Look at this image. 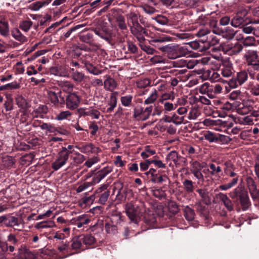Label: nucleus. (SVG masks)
<instances>
[{
	"instance_id": "obj_30",
	"label": "nucleus",
	"mask_w": 259,
	"mask_h": 259,
	"mask_svg": "<svg viewBox=\"0 0 259 259\" xmlns=\"http://www.w3.org/2000/svg\"><path fill=\"white\" fill-rule=\"evenodd\" d=\"M185 151L187 154V157L190 159L191 160H195V158L198 156V152L195 149V148L190 145L186 146L185 148Z\"/></svg>"
},
{
	"instance_id": "obj_48",
	"label": "nucleus",
	"mask_w": 259,
	"mask_h": 259,
	"mask_svg": "<svg viewBox=\"0 0 259 259\" xmlns=\"http://www.w3.org/2000/svg\"><path fill=\"white\" fill-rule=\"evenodd\" d=\"M106 232L108 234H114L117 232V228L116 225H114L111 222H107L105 225Z\"/></svg>"
},
{
	"instance_id": "obj_41",
	"label": "nucleus",
	"mask_w": 259,
	"mask_h": 259,
	"mask_svg": "<svg viewBox=\"0 0 259 259\" xmlns=\"http://www.w3.org/2000/svg\"><path fill=\"white\" fill-rule=\"evenodd\" d=\"M152 106L146 107L144 110L143 109L141 114L140 115L139 120L144 121L147 119L150 115L152 114Z\"/></svg>"
},
{
	"instance_id": "obj_34",
	"label": "nucleus",
	"mask_w": 259,
	"mask_h": 259,
	"mask_svg": "<svg viewBox=\"0 0 259 259\" xmlns=\"http://www.w3.org/2000/svg\"><path fill=\"white\" fill-rule=\"evenodd\" d=\"M80 235L73 237L71 240V247L72 250H77L81 249L82 241Z\"/></svg>"
},
{
	"instance_id": "obj_43",
	"label": "nucleus",
	"mask_w": 259,
	"mask_h": 259,
	"mask_svg": "<svg viewBox=\"0 0 259 259\" xmlns=\"http://www.w3.org/2000/svg\"><path fill=\"white\" fill-rule=\"evenodd\" d=\"M122 221V216L120 213H113L110 218V222L116 226L120 225Z\"/></svg>"
},
{
	"instance_id": "obj_60",
	"label": "nucleus",
	"mask_w": 259,
	"mask_h": 259,
	"mask_svg": "<svg viewBox=\"0 0 259 259\" xmlns=\"http://www.w3.org/2000/svg\"><path fill=\"white\" fill-rule=\"evenodd\" d=\"M176 160L177 162H174V164L176 166H185L187 164L186 158L181 156L179 154H178Z\"/></svg>"
},
{
	"instance_id": "obj_27",
	"label": "nucleus",
	"mask_w": 259,
	"mask_h": 259,
	"mask_svg": "<svg viewBox=\"0 0 259 259\" xmlns=\"http://www.w3.org/2000/svg\"><path fill=\"white\" fill-rule=\"evenodd\" d=\"M236 38L238 40H242V43L244 46L248 47L253 46L255 41V39L253 36H247L245 38L243 37V36L239 34V35H237Z\"/></svg>"
},
{
	"instance_id": "obj_58",
	"label": "nucleus",
	"mask_w": 259,
	"mask_h": 259,
	"mask_svg": "<svg viewBox=\"0 0 259 259\" xmlns=\"http://www.w3.org/2000/svg\"><path fill=\"white\" fill-rule=\"evenodd\" d=\"M141 49L148 54H153L156 52L155 50L149 45H146L143 42H139Z\"/></svg>"
},
{
	"instance_id": "obj_13",
	"label": "nucleus",
	"mask_w": 259,
	"mask_h": 259,
	"mask_svg": "<svg viewBox=\"0 0 259 259\" xmlns=\"http://www.w3.org/2000/svg\"><path fill=\"white\" fill-rule=\"evenodd\" d=\"M224 61L222 56H218L217 59L210 57H205L201 59V63L203 64L209 65L211 69L213 70L219 69L221 65H222Z\"/></svg>"
},
{
	"instance_id": "obj_10",
	"label": "nucleus",
	"mask_w": 259,
	"mask_h": 259,
	"mask_svg": "<svg viewBox=\"0 0 259 259\" xmlns=\"http://www.w3.org/2000/svg\"><path fill=\"white\" fill-rule=\"evenodd\" d=\"M2 218L3 219L2 221L7 227L14 228L15 230L19 231L23 228V225H21L22 220L12 215L3 216Z\"/></svg>"
},
{
	"instance_id": "obj_61",
	"label": "nucleus",
	"mask_w": 259,
	"mask_h": 259,
	"mask_svg": "<svg viewBox=\"0 0 259 259\" xmlns=\"http://www.w3.org/2000/svg\"><path fill=\"white\" fill-rule=\"evenodd\" d=\"M240 123L244 125H251L253 123V119L251 115L243 117L239 119Z\"/></svg>"
},
{
	"instance_id": "obj_21",
	"label": "nucleus",
	"mask_w": 259,
	"mask_h": 259,
	"mask_svg": "<svg viewBox=\"0 0 259 259\" xmlns=\"http://www.w3.org/2000/svg\"><path fill=\"white\" fill-rule=\"evenodd\" d=\"M18 253L20 256L18 259H35L36 258L35 255L25 245L21 246L18 249Z\"/></svg>"
},
{
	"instance_id": "obj_49",
	"label": "nucleus",
	"mask_w": 259,
	"mask_h": 259,
	"mask_svg": "<svg viewBox=\"0 0 259 259\" xmlns=\"http://www.w3.org/2000/svg\"><path fill=\"white\" fill-rule=\"evenodd\" d=\"M155 154L156 151L155 150L151 149L150 146H146L145 147L144 150L141 153V155L142 158H146Z\"/></svg>"
},
{
	"instance_id": "obj_36",
	"label": "nucleus",
	"mask_w": 259,
	"mask_h": 259,
	"mask_svg": "<svg viewBox=\"0 0 259 259\" xmlns=\"http://www.w3.org/2000/svg\"><path fill=\"white\" fill-rule=\"evenodd\" d=\"M58 158L52 163V167L55 170H58L60 168L65 165L67 161L66 159L64 158L61 155L58 154Z\"/></svg>"
},
{
	"instance_id": "obj_14",
	"label": "nucleus",
	"mask_w": 259,
	"mask_h": 259,
	"mask_svg": "<svg viewBox=\"0 0 259 259\" xmlns=\"http://www.w3.org/2000/svg\"><path fill=\"white\" fill-rule=\"evenodd\" d=\"M246 182L252 199L254 200L257 199L259 197V190L257 188L255 180L249 176L246 178Z\"/></svg>"
},
{
	"instance_id": "obj_4",
	"label": "nucleus",
	"mask_w": 259,
	"mask_h": 259,
	"mask_svg": "<svg viewBox=\"0 0 259 259\" xmlns=\"http://www.w3.org/2000/svg\"><path fill=\"white\" fill-rule=\"evenodd\" d=\"M244 58L250 76L259 71V55L256 51L248 50L244 54Z\"/></svg>"
},
{
	"instance_id": "obj_18",
	"label": "nucleus",
	"mask_w": 259,
	"mask_h": 259,
	"mask_svg": "<svg viewBox=\"0 0 259 259\" xmlns=\"http://www.w3.org/2000/svg\"><path fill=\"white\" fill-rule=\"evenodd\" d=\"M112 170L113 168L112 166H107L99 170L93 176L92 183L93 184L99 183L107 175L110 173Z\"/></svg>"
},
{
	"instance_id": "obj_3",
	"label": "nucleus",
	"mask_w": 259,
	"mask_h": 259,
	"mask_svg": "<svg viewBox=\"0 0 259 259\" xmlns=\"http://www.w3.org/2000/svg\"><path fill=\"white\" fill-rule=\"evenodd\" d=\"M229 195L233 199L239 201L242 209L243 211L247 210L251 206L247 191L244 187L239 185L232 191L230 192Z\"/></svg>"
},
{
	"instance_id": "obj_22",
	"label": "nucleus",
	"mask_w": 259,
	"mask_h": 259,
	"mask_svg": "<svg viewBox=\"0 0 259 259\" xmlns=\"http://www.w3.org/2000/svg\"><path fill=\"white\" fill-rule=\"evenodd\" d=\"M196 191L199 194L202 202L206 205H209L211 204V198L209 195V192L206 189H198Z\"/></svg>"
},
{
	"instance_id": "obj_62",
	"label": "nucleus",
	"mask_w": 259,
	"mask_h": 259,
	"mask_svg": "<svg viewBox=\"0 0 259 259\" xmlns=\"http://www.w3.org/2000/svg\"><path fill=\"white\" fill-rule=\"evenodd\" d=\"M75 220L78 221L83 225L88 224L91 221V220L85 214H82L78 216L75 218Z\"/></svg>"
},
{
	"instance_id": "obj_29",
	"label": "nucleus",
	"mask_w": 259,
	"mask_h": 259,
	"mask_svg": "<svg viewBox=\"0 0 259 259\" xmlns=\"http://www.w3.org/2000/svg\"><path fill=\"white\" fill-rule=\"evenodd\" d=\"M184 215L188 221H192L194 220L195 213L194 210L189 206H186L183 209Z\"/></svg>"
},
{
	"instance_id": "obj_38",
	"label": "nucleus",
	"mask_w": 259,
	"mask_h": 259,
	"mask_svg": "<svg viewBox=\"0 0 259 259\" xmlns=\"http://www.w3.org/2000/svg\"><path fill=\"white\" fill-rule=\"evenodd\" d=\"M0 34L4 36H8L9 34V24L5 20H0Z\"/></svg>"
},
{
	"instance_id": "obj_12",
	"label": "nucleus",
	"mask_w": 259,
	"mask_h": 259,
	"mask_svg": "<svg viewBox=\"0 0 259 259\" xmlns=\"http://www.w3.org/2000/svg\"><path fill=\"white\" fill-rule=\"evenodd\" d=\"M196 35L198 37L206 36V38L204 41L212 45H214L218 43V40L215 36L211 33L210 29L207 27L204 26L200 28L196 33Z\"/></svg>"
},
{
	"instance_id": "obj_20",
	"label": "nucleus",
	"mask_w": 259,
	"mask_h": 259,
	"mask_svg": "<svg viewBox=\"0 0 259 259\" xmlns=\"http://www.w3.org/2000/svg\"><path fill=\"white\" fill-rule=\"evenodd\" d=\"M116 191H117V194L116 195L115 199L117 201V203H120L125 200L129 193L128 188L122 187L121 189L117 190L115 187H114L113 188L112 195L114 194Z\"/></svg>"
},
{
	"instance_id": "obj_55",
	"label": "nucleus",
	"mask_w": 259,
	"mask_h": 259,
	"mask_svg": "<svg viewBox=\"0 0 259 259\" xmlns=\"http://www.w3.org/2000/svg\"><path fill=\"white\" fill-rule=\"evenodd\" d=\"M117 25L121 30H125L126 29V25L125 23L124 17L121 15H117L115 17Z\"/></svg>"
},
{
	"instance_id": "obj_50",
	"label": "nucleus",
	"mask_w": 259,
	"mask_h": 259,
	"mask_svg": "<svg viewBox=\"0 0 259 259\" xmlns=\"http://www.w3.org/2000/svg\"><path fill=\"white\" fill-rule=\"evenodd\" d=\"M32 22L30 20L23 21L19 24V28L24 32H28L32 25Z\"/></svg>"
},
{
	"instance_id": "obj_31",
	"label": "nucleus",
	"mask_w": 259,
	"mask_h": 259,
	"mask_svg": "<svg viewBox=\"0 0 259 259\" xmlns=\"http://www.w3.org/2000/svg\"><path fill=\"white\" fill-rule=\"evenodd\" d=\"M137 86L138 88L144 89V91L140 95H145L148 91V89H146L147 87L150 85V80L148 78H145L138 81L136 82Z\"/></svg>"
},
{
	"instance_id": "obj_8",
	"label": "nucleus",
	"mask_w": 259,
	"mask_h": 259,
	"mask_svg": "<svg viewBox=\"0 0 259 259\" xmlns=\"http://www.w3.org/2000/svg\"><path fill=\"white\" fill-rule=\"evenodd\" d=\"M48 99L54 106H63L65 104V97L60 90L50 91L48 92Z\"/></svg>"
},
{
	"instance_id": "obj_16",
	"label": "nucleus",
	"mask_w": 259,
	"mask_h": 259,
	"mask_svg": "<svg viewBox=\"0 0 259 259\" xmlns=\"http://www.w3.org/2000/svg\"><path fill=\"white\" fill-rule=\"evenodd\" d=\"M213 33L218 35H222L224 37L227 39H232L236 34V36L239 35L237 31H235L231 27H227L224 29H218L212 30Z\"/></svg>"
},
{
	"instance_id": "obj_45",
	"label": "nucleus",
	"mask_w": 259,
	"mask_h": 259,
	"mask_svg": "<svg viewBox=\"0 0 259 259\" xmlns=\"http://www.w3.org/2000/svg\"><path fill=\"white\" fill-rule=\"evenodd\" d=\"M244 22V18L238 15H237L232 19L231 24L235 27H240L241 25H243Z\"/></svg>"
},
{
	"instance_id": "obj_47",
	"label": "nucleus",
	"mask_w": 259,
	"mask_h": 259,
	"mask_svg": "<svg viewBox=\"0 0 259 259\" xmlns=\"http://www.w3.org/2000/svg\"><path fill=\"white\" fill-rule=\"evenodd\" d=\"M82 243L86 245H91L93 244L95 241V239L94 236L90 234H87L85 235H80Z\"/></svg>"
},
{
	"instance_id": "obj_52",
	"label": "nucleus",
	"mask_w": 259,
	"mask_h": 259,
	"mask_svg": "<svg viewBox=\"0 0 259 259\" xmlns=\"http://www.w3.org/2000/svg\"><path fill=\"white\" fill-rule=\"evenodd\" d=\"M157 98V91L156 90H154L150 94V96L145 100L144 103L145 104L153 103L156 100Z\"/></svg>"
},
{
	"instance_id": "obj_17",
	"label": "nucleus",
	"mask_w": 259,
	"mask_h": 259,
	"mask_svg": "<svg viewBox=\"0 0 259 259\" xmlns=\"http://www.w3.org/2000/svg\"><path fill=\"white\" fill-rule=\"evenodd\" d=\"M220 72L222 76L226 78L231 77L235 73L233 64L229 60L223 61Z\"/></svg>"
},
{
	"instance_id": "obj_2",
	"label": "nucleus",
	"mask_w": 259,
	"mask_h": 259,
	"mask_svg": "<svg viewBox=\"0 0 259 259\" xmlns=\"http://www.w3.org/2000/svg\"><path fill=\"white\" fill-rule=\"evenodd\" d=\"M18 243V239L15 234H8L5 230L0 232V249L2 252H13Z\"/></svg>"
},
{
	"instance_id": "obj_39",
	"label": "nucleus",
	"mask_w": 259,
	"mask_h": 259,
	"mask_svg": "<svg viewBox=\"0 0 259 259\" xmlns=\"http://www.w3.org/2000/svg\"><path fill=\"white\" fill-rule=\"evenodd\" d=\"M79 39L80 41L93 45L94 44L93 35L91 33H87L79 35Z\"/></svg>"
},
{
	"instance_id": "obj_40",
	"label": "nucleus",
	"mask_w": 259,
	"mask_h": 259,
	"mask_svg": "<svg viewBox=\"0 0 259 259\" xmlns=\"http://www.w3.org/2000/svg\"><path fill=\"white\" fill-rule=\"evenodd\" d=\"M16 163V159L11 156H5L3 158V164L8 168L13 167Z\"/></svg>"
},
{
	"instance_id": "obj_53",
	"label": "nucleus",
	"mask_w": 259,
	"mask_h": 259,
	"mask_svg": "<svg viewBox=\"0 0 259 259\" xmlns=\"http://www.w3.org/2000/svg\"><path fill=\"white\" fill-rule=\"evenodd\" d=\"M198 0H181V4L187 8H193L196 7Z\"/></svg>"
},
{
	"instance_id": "obj_26",
	"label": "nucleus",
	"mask_w": 259,
	"mask_h": 259,
	"mask_svg": "<svg viewBox=\"0 0 259 259\" xmlns=\"http://www.w3.org/2000/svg\"><path fill=\"white\" fill-rule=\"evenodd\" d=\"M219 197L220 199L223 202L225 206L228 211H231L233 210V204L232 203L231 200L227 196V195L220 193L219 194Z\"/></svg>"
},
{
	"instance_id": "obj_35",
	"label": "nucleus",
	"mask_w": 259,
	"mask_h": 259,
	"mask_svg": "<svg viewBox=\"0 0 259 259\" xmlns=\"http://www.w3.org/2000/svg\"><path fill=\"white\" fill-rule=\"evenodd\" d=\"M56 225L54 221H43L37 223L35 226V228L38 230H40L41 231V230L43 229L53 228Z\"/></svg>"
},
{
	"instance_id": "obj_6",
	"label": "nucleus",
	"mask_w": 259,
	"mask_h": 259,
	"mask_svg": "<svg viewBox=\"0 0 259 259\" xmlns=\"http://www.w3.org/2000/svg\"><path fill=\"white\" fill-rule=\"evenodd\" d=\"M145 211L143 204L138 201L131 203V222L137 224L141 221V218Z\"/></svg>"
},
{
	"instance_id": "obj_1",
	"label": "nucleus",
	"mask_w": 259,
	"mask_h": 259,
	"mask_svg": "<svg viewBox=\"0 0 259 259\" xmlns=\"http://www.w3.org/2000/svg\"><path fill=\"white\" fill-rule=\"evenodd\" d=\"M171 40V37L169 36H162L153 39L150 42L151 45L158 47V49L162 52L166 53L167 56L169 59H175L179 56L178 53V46L172 44L160 46L158 44V43L169 41Z\"/></svg>"
},
{
	"instance_id": "obj_33",
	"label": "nucleus",
	"mask_w": 259,
	"mask_h": 259,
	"mask_svg": "<svg viewBox=\"0 0 259 259\" xmlns=\"http://www.w3.org/2000/svg\"><path fill=\"white\" fill-rule=\"evenodd\" d=\"M82 62L84 63L86 69L91 73L95 75H98L102 73V71L100 70L95 67L90 63L89 61L85 60L83 61Z\"/></svg>"
},
{
	"instance_id": "obj_24",
	"label": "nucleus",
	"mask_w": 259,
	"mask_h": 259,
	"mask_svg": "<svg viewBox=\"0 0 259 259\" xmlns=\"http://www.w3.org/2000/svg\"><path fill=\"white\" fill-rule=\"evenodd\" d=\"M48 111V109L47 106L41 105L32 112V115L33 118L39 117L40 118H44V115L46 114Z\"/></svg>"
},
{
	"instance_id": "obj_44",
	"label": "nucleus",
	"mask_w": 259,
	"mask_h": 259,
	"mask_svg": "<svg viewBox=\"0 0 259 259\" xmlns=\"http://www.w3.org/2000/svg\"><path fill=\"white\" fill-rule=\"evenodd\" d=\"M16 102L19 107L26 109L29 107L26 99L22 96H18L16 98Z\"/></svg>"
},
{
	"instance_id": "obj_63",
	"label": "nucleus",
	"mask_w": 259,
	"mask_h": 259,
	"mask_svg": "<svg viewBox=\"0 0 259 259\" xmlns=\"http://www.w3.org/2000/svg\"><path fill=\"white\" fill-rule=\"evenodd\" d=\"M231 139L229 137L223 135L219 134L217 135V143L227 144L230 142Z\"/></svg>"
},
{
	"instance_id": "obj_32",
	"label": "nucleus",
	"mask_w": 259,
	"mask_h": 259,
	"mask_svg": "<svg viewBox=\"0 0 259 259\" xmlns=\"http://www.w3.org/2000/svg\"><path fill=\"white\" fill-rule=\"evenodd\" d=\"M12 35L16 40L21 43L27 41V37L23 35L18 28H14L12 30Z\"/></svg>"
},
{
	"instance_id": "obj_46",
	"label": "nucleus",
	"mask_w": 259,
	"mask_h": 259,
	"mask_svg": "<svg viewBox=\"0 0 259 259\" xmlns=\"http://www.w3.org/2000/svg\"><path fill=\"white\" fill-rule=\"evenodd\" d=\"M183 185L185 191L188 193H192L194 191V186L193 182L191 180H185L183 182Z\"/></svg>"
},
{
	"instance_id": "obj_9",
	"label": "nucleus",
	"mask_w": 259,
	"mask_h": 259,
	"mask_svg": "<svg viewBox=\"0 0 259 259\" xmlns=\"http://www.w3.org/2000/svg\"><path fill=\"white\" fill-rule=\"evenodd\" d=\"M80 97L75 92L69 93L65 98L66 108L70 110L76 109L79 105Z\"/></svg>"
},
{
	"instance_id": "obj_11",
	"label": "nucleus",
	"mask_w": 259,
	"mask_h": 259,
	"mask_svg": "<svg viewBox=\"0 0 259 259\" xmlns=\"http://www.w3.org/2000/svg\"><path fill=\"white\" fill-rule=\"evenodd\" d=\"M203 164V163H200L196 160H192L190 161V170L198 180H204V176L201 172V170L204 167Z\"/></svg>"
},
{
	"instance_id": "obj_42",
	"label": "nucleus",
	"mask_w": 259,
	"mask_h": 259,
	"mask_svg": "<svg viewBox=\"0 0 259 259\" xmlns=\"http://www.w3.org/2000/svg\"><path fill=\"white\" fill-rule=\"evenodd\" d=\"M205 140L208 141L210 143H217V135L210 131H207L204 135V137L201 138L200 140Z\"/></svg>"
},
{
	"instance_id": "obj_54",
	"label": "nucleus",
	"mask_w": 259,
	"mask_h": 259,
	"mask_svg": "<svg viewBox=\"0 0 259 259\" xmlns=\"http://www.w3.org/2000/svg\"><path fill=\"white\" fill-rule=\"evenodd\" d=\"M152 193L155 197L159 199H161L166 197L165 191L161 188L153 189L152 190Z\"/></svg>"
},
{
	"instance_id": "obj_19",
	"label": "nucleus",
	"mask_w": 259,
	"mask_h": 259,
	"mask_svg": "<svg viewBox=\"0 0 259 259\" xmlns=\"http://www.w3.org/2000/svg\"><path fill=\"white\" fill-rule=\"evenodd\" d=\"M76 148L80 150L81 153L87 154L90 153L98 154L101 151V149L95 146L93 143H88L80 146H76Z\"/></svg>"
},
{
	"instance_id": "obj_7",
	"label": "nucleus",
	"mask_w": 259,
	"mask_h": 259,
	"mask_svg": "<svg viewBox=\"0 0 259 259\" xmlns=\"http://www.w3.org/2000/svg\"><path fill=\"white\" fill-rule=\"evenodd\" d=\"M248 71L241 70L237 73L236 76H233L228 81L229 86L232 89L242 85L248 79Z\"/></svg>"
},
{
	"instance_id": "obj_28",
	"label": "nucleus",
	"mask_w": 259,
	"mask_h": 259,
	"mask_svg": "<svg viewBox=\"0 0 259 259\" xmlns=\"http://www.w3.org/2000/svg\"><path fill=\"white\" fill-rule=\"evenodd\" d=\"M104 85L106 90L112 91L116 88L117 83L113 78L108 76L104 81Z\"/></svg>"
},
{
	"instance_id": "obj_37",
	"label": "nucleus",
	"mask_w": 259,
	"mask_h": 259,
	"mask_svg": "<svg viewBox=\"0 0 259 259\" xmlns=\"http://www.w3.org/2000/svg\"><path fill=\"white\" fill-rule=\"evenodd\" d=\"M242 31L245 34H250L253 32V34L257 36H259V32L257 31V29H255L254 27L249 26L248 24H243L242 27Z\"/></svg>"
},
{
	"instance_id": "obj_57",
	"label": "nucleus",
	"mask_w": 259,
	"mask_h": 259,
	"mask_svg": "<svg viewBox=\"0 0 259 259\" xmlns=\"http://www.w3.org/2000/svg\"><path fill=\"white\" fill-rule=\"evenodd\" d=\"M72 70L73 71L72 77L73 80L81 82L84 79L85 76L83 73L77 71H74V69H72Z\"/></svg>"
},
{
	"instance_id": "obj_5",
	"label": "nucleus",
	"mask_w": 259,
	"mask_h": 259,
	"mask_svg": "<svg viewBox=\"0 0 259 259\" xmlns=\"http://www.w3.org/2000/svg\"><path fill=\"white\" fill-rule=\"evenodd\" d=\"M138 17L137 14L131 13V20L132 22V25H131V32L137 39L139 42H143L145 39L144 35H148V33L146 29L138 22Z\"/></svg>"
},
{
	"instance_id": "obj_25",
	"label": "nucleus",
	"mask_w": 259,
	"mask_h": 259,
	"mask_svg": "<svg viewBox=\"0 0 259 259\" xmlns=\"http://www.w3.org/2000/svg\"><path fill=\"white\" fill-rule=\"evenodd\" d=\"M253 107L248 101L243 103L237 109V112L240 114H247L250 113Z\"/></svg>"
},
{
	"instance_id": "obj_56",
	"label": "nucleus",
	"mask_w": 259,
	"mask_h": 259,
	"mask_svg": "<svg viewBox=\"0 0 259 259\" xmlns=\"http://www.w3.org/2000/svg\"><path fill=\"white\" fill-rule=\"evenodd\" d=\"M242 46L239 44H236L233 47H229V49L227 50V51L229 52V54H237L242 50Z\"/></svg>"
},
{
	"instance_id": "obj_64",
	"label": "nucleus",
	"mask_w": 259,
	"mask_h": 259,
	"mask_svg": "<svg viewBox=\"0 0 259 259\" xmlns=\"http://www.w3.org/2000/svg\"><path fill=\"white\" fill-rule=\"evenodd\" d=\"M73 87V84L67 81L63 82L61 84L62 90L65 92H68V93H71V91H72Z\"/></svg>"
},
{
	"instance_id": "obj_59",
	"label": "nucleus",
	"mask_w": 259,
	"mask_h": 259,
	"mask_svg": "<svg viewBox=\"0 0 259 259\" xmlns=\"http://www.w3.org/2000/svg\"><path fill=\"white\" fill-rule=\"evenodd\" d=\"M100 160L99 157L97 156H94L93 157L89 158L84 163V165H85L88 167H91L92 166L97 162H98Z\"/></svg>"
},
{
	"instance_id": "obj_15",
	"label": "nucleus",
	"mask_w": 259,
	"mask_h": 259,
	"mask_svg": "<svg viewBox=\"0 0 259 259\" xmlns=\"http://www.w3.org/2000/svg\"><path fill=\"white\" fill-rule=\"evenodd\" d=\"M156 169L150 168L149 170L145 174L147 175H150V181L153 183L162 184L164 182L168 181L169 179L166 175H158L156 174Z\"/></svg>"
},
{
	"instance_id": "obj_51",
	"label": "nucleus",
	"mask_w": 259,
	"mask_h": 259,
	"mask_svg": "<svg viewBox=\"0 0 259 259\" xmlns=\"http://www.w3.org/2000/svg\"><path fill=\"white\" fill-rule=\"evenodd\" d=\"M161 103L163 105V110L165 113L174 110L177 108L176 104H174L167 101H161Z\"/></svg>"
},
{
	"instance_id": "obj_23",
	"label": "nucleus",
	"mask_w": 259,
	"mask_h": 259,
	"mask_svg": "<svg viewBox=\"0 0 259 259\" xmlns=\"http://www.w3.org/2000/svg\"><path fill=\"white\" fill-rule=\"evenodd\" d=\"M199 91L200 93L206 94L210 99H213L215 95H217L214 94V92L212 90V87H210L209 83L208 82L203 83L200 88Z\"/></svg>"
}]
</instances>
